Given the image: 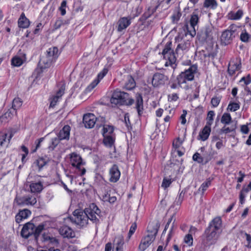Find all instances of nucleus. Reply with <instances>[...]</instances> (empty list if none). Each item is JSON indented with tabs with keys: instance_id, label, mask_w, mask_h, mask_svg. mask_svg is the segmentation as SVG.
I'll return each instance as SVG.
<instances>
[{
	"instance_id": "58",
	"label": "nucleus",
	"mask_w": 251,
	"mask_h": 251,
	"mask_svg": "<svg viewBox=\"0 0 251 251\" xmlns=\"http://www.w3.org/2000/svg\"><path fill=\"white\" fill-rule=\"evenodd\" d=\"M64 24V21L63 20L61 19H57L54 23V29L56 30L59 28Z\"/></svg>"
},
{
	"instance_id": "43",
	"label": "nucleus",
	"mask_w": 251,
	"mask_h": 251,
	"mask_svg": "<svg viewBox=\"0 0 251 251\" xmlns=\"http://www.w3.org/2000/svg\"><path fill=\"white\" fill-rule=\"evenodd\" d=\"M24 63L23 58L19 56H14L11 60L12 65L15 67H19Z\"/></svg>"
},
{
	"instance_id": "39",
	"label": "nucleus",
	"mask_w": 251,
	"mask_h": 251,
	"mask_svg": "<svg viewBox=\"0 0 251 251\" xmlns=\"http://www.w3.org/2000/svg\"><path fill=\"white\" fill-rule=\"evenodd\" d=\"M231 122L232 118L231 115L228 113H224L221 117V123L225 125H228L231 123Z\"/></svg>"
},
{
	"instance_id": "40",
	"label": "nucleus",
	"mask_w": 251,
	"mask_h": 251,
	"mask_svg": "<svg viewBox=\"0 0 251 251\" xmlns=\"http://www.w3.org/2000/svg\"><path fill=\"white\" fill-rule=\"evenodd\" d=\"M102 135L103 136L115 135L114 133V127L112 126L104 125L103 127Z\"/></svg>"
},
{
	"instance_id": "31",
	"label": "nucleus",
	"mask_w": 251,
	"mask_h": 251,
	"mask_svg": "<svg viewBox=\"0 0 251 251\" xmlns=\"http://www.w3.org/2000/svg\"><path fill=\"white\" fill-rule=\"evenodd\" d=\"M16 113L17 111L14 109L10 108L1 116L0 120L1 122H6L10 120L14 115L16 114Z\"/></svg>"
},
{
	"instance_id": "37",
	"label": "nucleus",
	"mask_w": 251,
	"mask_h": 251,
	"mask_svg": "<svg viewBox=\"0 0 251 251\" xmlns=\"http://www.w3.org/2000/svg\"><path fill=\"white\" fill-rule=\"evenodd\" d=\"M95 184L99 186H104L107 181L103 178L102 176L100 174H96L94 179Z\"/></svg>"
},
{
	"instance_id": "57",
	"label": "nucleus",
	"mask_w": 251,
	"mask_h": 251,
	"mask_svg": "<svg viewBox=\"0 0 251 251\" xmlns=\"http://www.w3.org/2000/svg\"><path fill=\"white\" fill-rule=\"evenodd\" d=\"M172 181L171 180V179H169L165 177L163 179L161 186L164 189H166L170 186V184L172 183Z\"/></svg>"
},
{
	"instance_id": "53",
	"label": "nucleus",
	"mask_w": 251,
	"mask_h": 251,
	"mask_svg": "<svg viewBox=\"0 0 251 251\" xmlns=\"http://www.w3.org/2000/svg\"><path fill=\"white\" fill-rule=\"evenodd\" d=\"M240 83L243 82L244 85H248L251 83V76L250 74L248 75L246 77L243 76L240 80Z\"/></svg>"
},
{
	"instance_id": "60",
	"label": "nucleus",
	"mask_w": 251,
	"mask_h": 251,
	"mask_svg": "<svg viewBox=\"0 0 251 251\" xmlns=\"http://www.w3.org/2000/svg\"><path fill=\"white\" fill-rule=\"evenodd\" d=\"M202 160H203L202 161L203 165L207 164L211 159L210 154H202Z\"/></svg>"
},
{
	"instance_id": "10",
	"label": "nucleus",
	"mask_w": 251,
	"mask_h": 251,
	"mask_svg": "<svg viewBox=\"0 0 251 251\" xmlns=\"http://www.w3.org/2000/svg\"><path fill=\"white\" fill-rule=\"evenodd\" d=\"M237 26L235 25H231L227 29L223 32L221 39L223 44L227 45L230 44L235 37L234 34L237 30Z\"/></svg>"
},
{
	"instance_id": "11",
	"label": "nucleus",
	"mask_w": 251,
	"mask_h": 251,
	"mask_svg": "<svg viewBox=\"0 0 251 251\" xmlns=\"http://www.w3.org/2000/svg\"><path fill=\"white\" fill-rule=\"evenodd\" d=\"M211 231L216 232V233L221 234L222 231V221L220 217L214 218L209 223L206 228Z\"/></svg>"
},
{
	"instance_id": "38",
	"label": "nucleus",
	"mask_w": 251,
	"mask_h": 251,
	"mask_svg": "<svg viewBox=\"0 0 251 251\" xmlns=\"http://www.w3.org/2000/svg\"><path fill=\"white\" fill-rule=\"evenodd\" d=\"M176 81H171L170 82V87L173 89H179V88H183L185 89H188V86L186 85L183 86L182 83H180L178 77H176Z\"/></svg>"
},
{
	"instance_id": "52",
	"label": "nucleus",
	"mask_w": 251,
	"mask_h": 251,
	"mask_svg": "<svg viewBox=\"0 0 251 251\" xmlns=\"http://www.w3.org/2000/svg\"><path fill=\"white\" fill-rule=\"evenodd\" d=\"M181 13L179 11L175 12L172 16V20L173 23H176L180 19Z\"/></svg>"
},
{
	"instance_id": "36",
	"label": "nucleus",
	"mask_w": 251,
	"mask_h": 251,
	"mask_svg": "<svg viewBox=\"0 0 251 251\" xmlns=\"http://www.w3.org/2000/svg\"><path fill=\"white\" fill-rule=\"evenodd\" d=\"M103 142L104 144L109 147H111L114 144L115 140V135H103Z\"/></svg>"
},
{
	"instance_id": "7",
	"label": "nucleus",
	"mask_w": 251,
	"mask_h": 251,
	"mask_svg": "<svg viewBox=\"0 0 251 251\" xmlns=\"http://www.w3.org/2000/svg\"><path fill=\"white\" fill-rule=\"evenodd\" d=\"M197 67L195 65L190 66L188 69L182 72L177 77L180 83L186 84L188 81H192L196 73Z\"/></svg>"
},
{
	"instance_id": "49",
	"label": "nucleus",
	"mask_w": 251,
	"mask_h": 251,
	"mask_svg": "<svg viewBox=\"0 0 251 251\" xmlns=\"http://www.w3.org/2000/svg\"><path fill=\"white\" fill-rule=\"evenodd\" d=\"M44 228V226L43 225H40L38 226L35 227L34 226V237L36 240L37 239V237L40 234V233L42 231V230Z\"/></svg>"
},
{
	"instance_id": "44",
	"label": "nucleus",
	"mask_w": 251,
	"mask_h": 251,
	"mask_svg": "<svg viewBox=\"0 0 251 251\" xmlns=\"http://www.w3.org/2000/svg\"><path fill=\"white\" fill-rule=\"evenodd\" d=\"M212 179L210 177L206 179L205 181L203 182L201 185L199 190L200 191H201V192L203 193L207 188L210 185Z\"/></svg>"
},
{
	"instance_id": "51",
	"label": "nucleus",
	"mask_w": 251,
	"mask_h": 251,
	"mask_svg": "<svg viewBox=\"0 0 251 251\" xmlns=\"http://www.w3.org/2000/svg\"><path fill=\"white\" fill-rule=\"evenodd\" d=\"M67 7V1L64 0L62 1L60 6L59 7V10L61 12V15L64 16L66 14V8Z\"/></svg>"
},
{
	"instance_id": "12",
	"label": "nucleus",
	"mask_w": 251,
	"mask_h": 251,
	"mask_svg": "<svg viewBox=\"0 0 251 251\" xmlns=\"http://www.w3.org/2000/svg\"><path fill=\"white\" fill-rule=\"evenodd\" d=\"M241 68V61L237 58H233L229 62L227 72L229 75L232 76L236 71H240Z\"/></svg>"
},
{
	"instance_id": "32",
	"label": "nucleus",
	"mask_w": 251,
	"mask_h": 251,
	"mask_svg": "<svg viewBox=\"0 0 251 251\" xmlns=\"http://www.w3.org/2000/svg\"><path fill=\"white\" fill-rule=\"evenodd\" d=\"M136 83L134 78L130 75H128L126 77V82L124 85V88L130 90L134 88Z\"/></svg>"
},
{
	"instance_id": "64",
	"label": "nucleus",
	"mask_w": 251,
	"mask_h": 251,
	"mask_svg": "<svg viewBox=\"0 0 251 251\" xmlns=\"http://www.w3.org/2000/svg\"><path fill=\"white\" fill-rule=\"evenodd\" d=\"M245 236L248 243L247 247L248 248H251V236L247 233H245Z\"/></svg>"
},
{
	"instance_id": "29",
	"label": "nucleus",
	"mask_w": 251,
	"mask_h": 251,
	"mask_svg": "<svg viewBox=\"0 0 251 251\" xmlns=\"http://www.w3.org/2000/svg\"><path fill=\"white\" fill-rule=\"evenodd\" d=\"M115 251H123L124 244V237L122 235H118L115 239Z\"/></svg>"
},
{
	"instance_id": "19",
	"label": "nucleus",
	"mask_w": 251,
	"mask_h": 251,
	"mask_svg": "<svg viewBox=\"0 0 251 251\" xmlns=\"http://www.w3.org/2000/svg\"><path fill=\"white\" fill-rule=\"evenodd\" d=\"M155 237L152 235H148L145 236L141 240L139 248L140 250L144 251L153 242Z\"/></svg>"
},
{
	"instance_id": "56",
	"label": "nucleus",
	"mask_w": 251,
	"mask_h": 251,
	"mask_svg": "<svg viewBox=\"0 0 251 251\" xmlns=\"http://www.w3.org/2000/svg\"><path fill=\"white\" fill-rule=\"evenodd\" d=\"M221 99L218 97H214L211 100V103L213 107H217L219 104Z\"/></svg>"
},
{
	"instance_id": "41",
	"label": "nucleus",
	"mask_w": 251,
	"mask_h": 251,
	"mask_svg": "<svg viewBox=\"0 0 251 251\" xmlns=\"http://www.w3.org/2000/svg\"><path fill=\"white\" fill-rule=\"evenodd\" d=\"M217 6L218 4L216 0H205L203 3V6L205 8L215 9Z\"/></svg>"
},
{
	"instance_id": "5",
	"label": "nucleus",
	"mask_w": 251,
	"mask_h": 251,
	"mask_svg": "<svg viewBox=\"0 0 251 251\" xmlns=\"http://www.w3.org/2000/svg\"><path fill=\"white\" fill-rule=\"evenodd\" d=\"M84 210H75L71 218V221L80 227L86 226L89 221V217Z\"/></svg>"
},
{
	"instance_id": "17",
	"label": "nucleus",
	"mask_w": 251,
	"mask_h": 251,
	"mask_svg": "<svg viewBox=\"0 0 251 251\" xmlns=\"http://www.w3.org/2000/svg\"><path fill=\"white\" fill-rule=\"evenodd\" d=\"M200 17L198 14L193 12L191 15L190 20V24L192 30H190V34L192 36L196 35V30L198 29V24L199 23Z\"/></svg>"
},
{
	"instance_id": "55",
	"label": "nucleus",
	"mask_w": 251,
	"mask_h": 251,
	"mask_svg": "<svg viewBox=\"0 0 251 251\" xmlns=\"http://www.w3.org/2000/svg\"><path fill=\"white\" fill-rule=\"evenodd\" d=\"M136 228H137L136 224L135 223H133L130 227L129 231L128 233V236H127L128 240H129L131 236L134 234V233L135 232V231L136 230Z\"/></svg>"
},
{
	"instance_id": "24",
	"label": "nucleus",
	"mask_w": 251,
	"mask_h": 251,
	"mask_svg": "<svg viewBox=\"0 0 251 251\" xmlns=\"http://www.w3.org/2000/svg\"><path fill=\"white\" fill-rule=\"evenodd\" d=\"M59 233L64 238H73L75 236V232L68 226H63L60 227Z\"/></svg>"
},
{
	"instance_id": "8",
	"label": "nucleus",
	"mask_w": 251,
	"mask_h": 251,
	"mask_svg": "<svg viewBox=\"0 0 251 251\" xmlns=\"http://www.w3.org/2000/svg\"><path fill=\"white\" fill-rule=\"evenodd\" d=\"M14 202L20 207L33 206L37 202L35 196L27 195L24 196H16Z\"/></svg>"
},
{
	"instance_id": "2",
	"label": "nucleus",
	"mask_w": 251,
	"mask_h": 251,
	"mask_svg": "<svg viewBox=\"0 0 251 251\" xmlns=\"http://www.w3.org/2000/svg\"><path fill=\"white\" fill-rule=\"evenodd\" d=\"M134 100L129 97L128 93L118 90H115L110 99L112 106L117 105H131L134 103Z\"/></svg>"
},
{
	"instance_id": "4",
	"label": "nucleus",
	"mask_w": 251,
	"mask_h": 251,
	"mask_svg": "<svg viewBox=\"0 0 251 251\" xmlns=\"http://www.w3.org/2000/svg\"><path fill=\"white\" fill-rule=\"evenodd\" d=\"M70 164L75 169L76 173L80 176H83L86 173L84 167L86 163L81 156L75 152H73L70 154Z\"/></svg>"
},
{
	"instance_id": "26",
	"label": "nucleus",
	"mask_w": 251,
	"mask_h": 251,
	"mask_svg": "<svg viewBox=\"0 0 251 251\" xmlns=\"http://www.w3.org/2000/svg\"><path fill=\"white\" fill-rule=\"evenodd\" d=\"M47 164V161L43 158H39L36 160L32 164L33 169L37 172H40Z\"/></svg>"
},
{
	"instance_id": "34",
	"label": "nucleus",
	"mask_w": 251,
	"mask_h": 251,
	"mask_svg": "<svg viewBox=\"0 0 251 251\" xmlns=\"http://www.w3.org/2000/svg\"><path fill=\"white\" fill-rule=\"evenodd\" d=\"M29 187L31 193L40 192L43 188V184L41 182L31 183Z\"/></svg>"
},
{
	"instance_id": "14",
	"label": "nucleus",
	"mask_w": 251,
	"mask_h": 251,
	"mask_svg": "<svg viewBox=\"0 0 251 251\" xmlns=\"http://www.w3.org/2000/svg\"><path fill=\"white\" fill-rule=\"evenodd\" d=\"M97 121V118L94 114L87 113L83 116V123L86 128H93Z\"/></svg>"
},
{
	"instance_id": "62",
	"label": "nucleus",
	"mask_w": 251,
	"mask_h": 251,
	"mask_svg": "<svg viewBox=\"0 0 251 251\" xmlns=\"http://www.w3.org/2000/svg\"><path fill=\"white\" fill-rule=\"evenodd\" d=\"M204 34L205 35L206 39L210 40L212 39V33L209 28H206L205 29Z\"/></svg>"
},
{
	"instance_id": "33",
	"label": "nucleus",
	"mask_w": 251,
	"mask_h": 251,
	"mask_svg": "<svg viewBox=\"0 0 251 251\" xmlns=\"http://www.w3.org/2000/svg\"><path fill=\"white\" fill-rule=\"evenodd\" d=\"M18 25L21 28H27L29 25V21L23 13L18 20Z\"/></svg>"
},
{
	"instance_id": "30",
	"label": "nucleus",
	"mask_w": 251,
	"mask_h": 251,
	"mask_svg": "<svg viewBox=\"0 0 251 251\" xmlns=\"http://www.w3.org/2000/svg\"><path fill=\"white\" fill-rule=\"evenodd\" d=\"M243 16V11L241 9H239L236 12L230 11L227 15L228 19L231 20H239Z\"/></svg>"
},
{
	"instance_id": "25",
	"label": "nucleus",
	"mask_w": 251,
	"mask_h": 251,
	"mask_svg": "<svg viewBox=\"0 0 251 251\" xmlns=\"http://www.w3.org/2000/svg\"><path fill=\"white\" fill-rule=\"evenodd\" d=\"M211 131V126L205 125L204 127L200 132L199 135L198 136V139L202 141H206L208 138Z\"/></svg>"
},
{
	"instance_id": "47",
	"label": "nucleus",
	"mask_w": 251,
	"mask_h": 251,
	"mask_svg": "<svg viewBox=\"0 0 251 251\" xmlns=\"http://www.w3.org/2000/svg\"><path fill=\"white\" fill-rule=\"evenodd\" d=\"M60 140L58 137L52 138L50 143L49 146V149L50 151L53 150L57 146Z\"/></svg>"
},
{
	"instance_id": "18",
	"label": "nucleus",
	"mask_w": 251,
	"mask_h": 251,
	"mask_svg": "<svg viewBox=\"0 0 251 251\" xmlns=\"http://www.w3.org/2000/svg\"><path fill=\"white\" fill-rule=\"evenodd\" d=\"M34 225L32 223H28L24 225L22 231L21 235L25 238H27L31 235L34 236Z\"/></svg>"
},
{
	"instance_id": "9",
	"label": "nucleus",
	"mask_w": 251,
	"mask_h": 251,
	"mask_svg": "<svg viewBox=\"0 0 251 251\" xmlns=\"http://www.w3.org/2000/svg\"><path fill=\"white\" fill-rule=\"evenodd\" d=\"M219 236L216 232L205 229L202 235V243L205 246L209 247L216 243Z\"/></svg>"
},
{
	"instance_id": "15",
	"label": "nucleus",
	"mask_w": 251,
	"mask_h": 251,
	"mask_svg": "<svg viewBox=\"0 0 251 251\" xmlns=\"http://www.w3.org/2000/svg\"><path fill=\"white\" fill-rule=\"evenodd\" d=\"M108 69L104 68L103 70L98 75L97 78L94 79L86 88V91L87 92L91 91L100 82L104 76L107 74Z\"/></svg>"
},
{
	"instance_id": "42",
	"label": "nucleus",
	"mask_w": 251,
	"mask_h": 251,
	"mask_svg": "<svg viewBox=\"0 0 251 251\" xmlns=\"http://www.w3.org/2000/svg\"><path fill=\"white\" fill-rule=\"evenodd\" d=\"M215 116V113L214 111H209L206 117V125L208 126H211L213 123L214 117Z\"/></svg>"
},
{
	"instance_id": "63",
	"label": "nucleus",
	"mask_w": 251,
	"mask_h": 251,
	"mask_svg": "<svg viewBox=\"0 0 251 251\" xmlns=\"http://www.w3.org/2000/svg\"><path fill=\"white\" fill-rule=\"evenodd\" d=\"M236 128V126H232L231 127H223L222 131L225 133H228L234 131Z\"/></svg>"
},
{
	"instance_id": "54",
	"label": "nucleus",
	"mask_w": 251,
	"mask_h": 251,
	"mask_svg": "<svg viewBox=\"0 0 251 251\" xmlns=\"http://www.w3.org/2000/svg\"><path fill=\"white\" fill-rule=\"evenodd\" d=\"M184 242L189 246L193 245V239L191 234H188L185 236L184 239Z\"/></svg>"
},
{
	"instance_id": "21",
	"label": "nucleus",
	"mask_w": 251,
	"mask_h": 251,
	"mask_svg": "<svg viewBox=\"0 0 251 251\" xmlns=\"http://www.w3.org/2000/svg\"><path fill=\"white\" fill-rule=\"evenodd\" d=\"M131 20V18L130 17L121 18L118 22L117 30L121 32L126 29L130 25Z\"/></svg>"
},
{
	"instance_id": "20",
	"label": "nucleus",
	"mask_w": 251,
	"mask_h": 251,
	"mask_svg": "<svg viewBox=\"0 0 251 251\" xmlns=\"http://www.w3.org/2000/svg\"><path fill=\"white\" fill-rule=\"evenodd\" d=\"M65 89V84H63L57 91L56 95L52 96L50 98V107H53L55 106L59 99L61 98V97L64 94Z\"/></svg>"
},
{
	"instance_id": "35",
	"label": "nucleus",
	"mask_w": 251,
	"mask_h": 251,
	"mask_svg": "<svg viewBox=\"0 0 251 251\" xmlns=\"http://www.w3.org/2000/svg\"><path fill=\"white\" fill-rule=\"evenodd\" d=\"M190 47V42L189 40L184 41L181 43L179 44L176 50V53H178L180 50H181L183 52H186L188 50Z\"/></svg>"
},
{
	"instance_id": "22",
	"label": "nucleus",
	"mask_w": 251,
	"mask_h": 251,
	"mask_svg": "<svg viewBox=\"0 0 251 251\" xmlns=\"http://www.w3.org/2000/svg\"><path fill=\"white\" fill-rule=\"evenodd\" d=\"M31 214V211L27 209L20 210L15 216V221L19 224L24 220L27 219Z\"/></svg>"
},
{
	"instance_id": "16",
	"label": "nucleus",
	"mask_w": 251,
	"mask_h": 251,
	"mask_svg": "<svg viewBox=\"0 0 251 251\" xmlns=\"http://www.w3.org/2000/svg\"><path fill=\"white\" fill-rule=\"evenodd\" d=\"M168 77L164 75L157 73H155L152 78V84L154 87H157L165 84L168 80Z\"/></svg>"
},
{
	"instance_id": "50",
	"label": "nucleus",
	"mask_w": 251,
	"mask_h": 251,
	"mask_svg": "<svg viewBox=\"0 0 251 251\" xmlns=\"http://www.w3.org/2000/svg\"><path fill=\"white\" fill-rule=\"evenodd\" d=\"M193 160L194 161H196L198 162L199 164H202V161L203 160H202V155H201L200 153L196 152L194 155H193Z\"/></svg>"
},
{
	"instance_id": "61",
	"label": "nucleus",
	"mask_w": 251,
	"mask_h": 251,
	"mask_svg": "<svg viewBox=\"0 0 251 251\" xmlns=\"http://www.w3.org/2000/svg\"><path fill=\"white\" fill-rule=\"evenodd\" d=\"M178 99V96L176 93H173L168 95V100L170 101H176Z\"/></svg>"
},
{
	"instance_id": "3",
	"label": "nucleus",
	"mask_w": 251,
	"mask_h": 251,
	"mask_svg": "<svg viewBox=\"0 0 251 251\" xmlns=\"http://www.w3.org/2000/svg\"><path fill=\"white\" fill-rule=\"evenodd\" d=\"M172 42H167L164 47L162 54L163 55L164 58L167 60L165 63V66H170L174 71L177 66L176 63V58L172 48Z\"/></svg>"
},
{
	"instance_id": "6",
	"label": "nucleus",
	"mask_w": 251,
	"mask_h": 251,
	"mask_svg": "<svg viewBox=\"0 0 251 251\" xmlns=\"http://www.w3.org/2000/svg\"><path fill=\"white\" fill-rule=\"evenodd\" d=\"M84 211L91 222L96 225L99 224V218L100 217L101 211L95 203L90 204L88 207L84 209Z\"/></svg>"
},
{
	"instance_id": "13",
	"label": "nucleus",
	"mask_w": 251,
	"mask_h": 251,
	"mask_svg": "<svg viewBox=\"0 0 251 251\" xmlns=\"http://www.w3.org/2000/svg\"><path fill=\"white\" fill-rule=\"evenodd\" d=\"M109 181L111 182H117L120 177L121 172L118 166L113 164L109 169Z\"/></svg>"
},
{
	"instance_id": "46",
	"label": "nucleus",
	"mask_w": 251,
	"mask_h": 251,
	"mask_svg": "<svg viewBox=\"0 0 251 251\" xmlns=\"http://www.w3.org/2000/svg\"><path fill=\"white\" fill-rule=\"evenodd\" d=\"M240 104L236 102H230L227 106V110L231 112H235L240 108Z\"/></svg>"
},
{
	"instance_id": "27",
	"label": "nucleus",
	"mask_w": 251,
	"mask_h": 251,
	"mask_svg": "<svg viewBox=\"0 0 251 251\" xmlns=\"http://www.w3.org/2000/svg\"><path fill=\"white\" fill-rule=\"evenodd\" d=\"M71 127L68 125L65 126L59 131L58 138L60 140L69 139L70 137Z\"/></svg>"
},
{
	"instance_id": "1",
	"label": "nucleus",
	"mask_w": 251,
	"mask_h": 251,
	"mask_svg": "<svg viewBox=\"0 0 251 251\" xmlns=\"http://www.w3.org/2000/svg\"><path fill=\"white\" fill-rule=\"evenodd\" d=\"M59 56V52L57 48L52 47L49 48L46 51L45 56H43L39 62L38 68H40V72L43 71L44 69L49 68L52 63L55 61Z\"/></svg>"
},
{
	"instance_id": "48",
	"label": "nucleus",
	"mask_w": 251,
	"mask_h": 251,
	"mask_svg": "<svg viewBox=\"0 0 251 251\" xmlns=\"http://www.w3.org/2000/svg\"><path fill=\"white\" fill-rule=\"evenodd\" d=\"M250 37V35L246 31V30H244L242 31L240 38L241 41L243 42L247 43L249 42V39Z\"/></svg>"
},
{
	"instance_id": "45",
	"label": "nucleus",
	"mask_w": 251,
	"mask_h": 251,
	"mask_svg": "<svg viewBox=\"0 0 251 251\" xmlns=\"http://www.w3.org/2000/svg\"><path fill=\"white\" fill-rule=\"evenodd\" d=\"M22 101L19 98H16L13 100L11 109H14L16 111L19 109L22 105Z\"/></svg>"
},
{
	"instance_id": "28",
	"label": "nucleus",
	"mask_w": 251,
	"mask_h": 251,
	"mask_svg": "<svg viewBox=\"0 0 251 251\" xmlns=\"http://www.w3.org/2000/svg\"><path fill=\"white\" fill-rule=\"evenodd\" d=\"M12 137V134L11 133L8 135L7 133H0V147H7Z\"/></svg>"
},
{
	"instance_id": "59",
	"label": "nucleus",
	"mask_w": 251,
	"mask_h": 251,
	"mask_svg": "<svg viewBox=\"0 0 251 251\" xmlns=\"http://www.w3.org/2000/svg\"><path fill=\"white\" fill-rule=\"evenodd\" d=\"M187 114V111L186 110H183V113L181 115L180 117V120L181 124L182 125H185L186 123V116Z\"/></svg>"
},
{
	"instance_id": "23",
	"label": "nucleus",
	"mask_w": 251,
	"mask_h": 251,
	"mask_svg": "<svg viewBox=\"0 0 251 251\" xmlns=\"http://www.w3.org/2000/svg\"><path fill=\"white\" fill-rule=\"evenodd\" d=\"M135 108L136 109L138 116H141L143 114L144 106L143 98L141 94H139L136 95Z\"/></svg>"
}]
</instances>
